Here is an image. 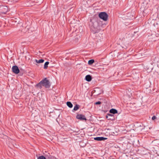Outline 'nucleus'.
Instances as JSON below:
<instances>
[{"instance_id": "nucleus-1", "label": "nucleus", "mask_w": 159, "mask_h": 159, "mask_svg": "<svg viewBox=\"0 0 159 159\" xmlns=\"http://www.w3.org/2000/svg\"><path fill=\"white\" fill-rule=\"evenodd\" d=\"M50 85V82L47 78L44 79L36 85V86L40 89L42 88V86H44L46 88H49Z\"/></svg>"}, {"instance_id": "nucleus-2", "label": "nucleus", "mask_w": 159, "mask_h": 159, "mask_svg": "<svg viewBox=\"0 0 159 159\" xmlns=\"http://www.w3.org/2000/svg\"><path fill=\"white\" fill-rule=\"evenodd\" d=\"M98 16L100 18L105 21H106L108 20V15L106 12H100Z\"/></svg>"}, {"instance_id": "nucleus-3", "label": "nucleus", "mask_w": 159, "mask_h": 159, "mask_svg": "<svg viewBox=\"0 0 159 159\" xmlns=\"http://www.w3.org/2000/svg\"><path fill=\"white\" fill-rule=\"evenodd\" d=\"M0 10L1 11V13L5 14L8 11V8L7 6H0Z\"/></svg>"}, {"instance_id": "nucleus-4", "label": "nucleus", "mask_w": 159, "mask_h": 159, "mask_svg": "<svg viewBox=\"0 0 159 159\" xmlns=\"http://www.w3.org/2000/svg\"><path fill=\"white\" fill-rule=\"evenodd\" d=\"M76 118L81 120H87L85 116L81 114H78L76 115Z\"/></svg>"}, {"instance_id": "nucleus-5", "label": "nucleus", "mask_w": 159, "mask_h": 159, "mask_svg": "<svg viewBox=\"0 0 159 159\" xmlns=\"http://www.w3.org/2000/svg\"><path fill=\"white\" fill-rule=\"evenodd\" d=\"M12 72L16 74H17L19 73L20 70L16 66H12Z\"/></svg>"}, {"instance_id": "nucleus-6", "label": "nucleus", "mask_w": 159, "mask_h": 159, "mask_svg": "<svg viewBox=\"0 0 159 159\" xmlns=\"http://www.w3.org/2000/svg\"><path fill=\"white\" fill-rule=\"evenodd\" d=\"M106 118L108 120H115V118L113 114H108L106 116Z\"/></svg>"}, {"instance_id": "nucleus-7", "label": "nucleus", "mask_w": 159, "mask_h": 159, "mask_svg": "<svg viewBox=\"0 0 159 159\" xmlns=\"http://www.w3.org/2000/svg\"><path fill=\"white\" fill-rule=\"evenodd\" d=\"M107 139V138L103 137H97L94 138V139L97 141H102Z\"/></svg>"}, {"instance_id": "nucleus-8", "label": "nucleus", "mask_w": 159, "mask_h": 159, "mask_svg": "<svg viewBox=\"0 0 159 159\" xmlns=\"http://www.w3.org/2000/svg\"><path fill=\"white\" fill-rule=\"evenodd\" d=\"M85 79L87 81L89 82L92 80V77L90 75H87L85 76Z\"/></svg>"}, {"instance_id": "nucleus-9", "label": "nucleus", "mask_w": 159, "mask_h": 159, "mask_svg": "<svg viewBox=\"0 0 159 159\" xmlns=\"http://www.w3.org/2000/svg\"><path fill=\"white\" fill-rule=\"evenodd\" d=\"M110 112L113 114L117 113V111L115 109H111L110 110Z\"/></svg>"}, {"instance_id": "nucleus-10", "label": "nucleus", "mask_w": 159, "mask_h": 159, "mask_svg": "<svg viewBox=\"0 0 159 159\" xmlns=\"http://www.w3.org/2000/svg\"><path fill=\"white\" fill-rule=\"evenodd\" d=\"M44 60L43 59H41L39 60H37V59H35V61L36 62V63L39 64V63H42L44 62Z\"/></svg>"}, {"instance_id": "nucleus-11", "label": "nucleus", "mask_w": 159, "mask_h": 159, "mask_svg": "<svg viewBox=\"0 0 159 159\" xmlns=\"http://www.w3.org/2000/svg\"><path fill=\"white\" fill-rule=\"evenodd\" d=\"M66 105L70 108H71L73 107V104L70 102H67Z\"/></svg>"}, {"instance_id": "nucleus-12", "label": "nucleus", "mask_w": 159, "mask_h": 159, "mask_svg": "<svg viewBox=\"0 0 159 159\" xmlns=\"http://www.w3.org/2000/svg\"><path fill=\"white\" fill-rule=\"evenodd\" d=\"M80 108V106L78 104H76L74 107L73 110L76 111L77 110Z\"/></svg>"}, {"instance_id": "nucleus-13", "label": "nucleus", "mask_w": 159, "mask_h": 159, "mask_svg": "<svg viewBox=\"0 0 159 159\" xmlns=\"http://www.w3.org/2000/svg\"><path fill=\"white\" fill-rule=\"evenodd\" d=\"M49 63V62L46 61L45 62L44 64V69H47L48 67V65Z\"/></svg>"}, {"instance_id": "nucleus-14", "label": "nucleus", "mask_w": 159, "mask_h": 159, "mask_svg": "<svg viewBox=\"0 0 159 159\" xmlns=\"http://www.w3.org/2000/svg\"><path fill=\"white\" fill-rule=\"evenodd\" d=\"M94 62V60L93 59L89 60L88 61V64L89 65H91Z\"/></svg>"}, {"instance_id": "nucleus-15", "label": "nucleus", "mask_w": 159, "mask_h": 159, "mask_svg": "<svg viewBox=\"0 0 159 159\" xmlns=\"http://www.w3.org/2000/svg\"><path fill=\"white\" fill-rule=\"evenodd\" d=\"M37 159H46V157L43 156H41L39 157Z\"/></svg>"}, {"instance_id": "nucleus-16", "label": "nucleus", "mask_w": 159, "mask_h": 159, "mask_svg": "<svg viewBox=\"0 0 159 159\" xmlns=\"http://www.w3.org/2000/svg\"><path fill=\"white\" fill-rule=\"evenodd\" d=\"M28 30V28H26V27L25 29H21V31L23 32L24 33H25Z\"/></svg>"}, {"instance_id": "nucleus-17", "label": "nucleus", "mask_w": 159, "mask_h": 159, "mask_svg": "<svg viewBox=\"0 0 159 159\" xmlns=\"http://www.w3.org/2000/svg\"><path fill=\"white\" fill-rule=\"evenodd\" d=\"M101 103V102L100 101H98L95 103V104L96 105H99Z\"/></svg>"}, {"instance_id": "nucleus-18", "label": "nucleus", "mask_w": 159, "mask_h": 159, "mask_svg": "<svg viewBox=\"0 0 159 159\" xmlns=\"http://www.w3.org/2000/svg\"><path fill=\"white\" fill-rule=\"evenodd\" d=\"M156 116H153L152 117V120H154L155 119H156Z\"/></svg>"}, {"instance_id": "nucleus-19", "label": "nucleus", "mask_w": 159, "mask_h": 159, "mask_svg": "<svg viewBox=\"0 0 159 159\" xmlns=\"http://www.w3.org/2000/svg\"><path fill=\"white\" fill-rule=\"evenodd\" d=\"M13 1L14 2H16V1H17L15 0H13Z\"/></svg>"}]
</instances>
